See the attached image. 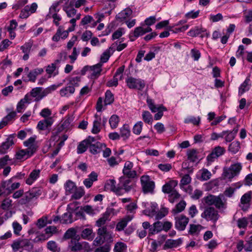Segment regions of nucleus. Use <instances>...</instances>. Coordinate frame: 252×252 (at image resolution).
Masks as SVG:
<instances>
[{
	"label": "nucleus",
	"instance_id": "1",
	"mask_svg": "<svg viewBox=\"0 0 252 252\" xmlns=\"http://www.w3.org/2000/svg\"><path fill=\"white\" fill-rule=\"evenodd\" d=\"M202 202L208 205H214L220 212H223L227 208V201L223 194L218 196L209 194L202 198Z\"/></svg>",
	"mask_w": 252,
	"mask_h": 252
},
{
	"label": "nucleus",
	"instance_id": "2",
	"mask_svg": "<svg viewBox=\"0 0 252 252\" xmlns=\"http://www.w3.org/2000/svg\"><path fill=\"white\" fill-rule=\"evenodd\" d=\"M97 236L94 241V245L99 246L104 242L111 243L113 241V232L108 231L106 226L99 228L97 231Z\"/></svg>",
	"mask_w": 252,
	"mask_h": 252
},
{
	"label": "nucleus",
	"instance_id": "3",
	"mask_svg": "<svg viewBox=\"0 0 252 252\" xmlns=\"http://www.w3.org/2000/svg\"><path fill=\"white\" fill-rule=\"evenodd\" d=\"M219 211L211 206L205 207L201 214V217L207 221H211L215 224L220 218Z\"/></svg>",
	"mask_w": 252,
	"mask_h": 252
},
{
	"label": "nucleus",
	"instance_id": "4",
	"mask_svg": "<svg viewBox=\"0 0 252 252\" xmlns=\"http://www.w3.org/2000/svg\"><path fill=\"white\" fill-rule=\"evenodd\" d=\"M42 192L41 188H33L28 191L26 192L22 197L19 200V203L21 205H26L34 199H37Z\"/></svg>",
	"mask_w": 252,
	"mask_h": 252
},
{
	"label": "nucleus",
	"instance_id": "5",
	"mask_svg": "<svg viewBox=\"0 0 252 252\" xmlns=\"http://www.w3.org/2000/svg\"><path fill=\"white\" fill-rule=\"evenodd\" d=\"M147 103L149 108L153 113L158 112L154 115L155 120H160L163 116V112L167 111L166 108L163 105H155L152 99L148 98L147 99Z\"/></svg>",
	"mask_w": 252,
	"mask_h": 252
},
{
	"label": "nucleus",
	"instance_id": "6",
	"mask_svg": "<svg viewBox=\"0 0 252 252\" xmlns=\"http://www.w3.org/2000/svg\"><path fill=\"white\" fill-rule=\"evenodd\" d=\"M126 83L129 89L139 91L143 90L146 85L144 80L132 76L127 77L126 79Z\"/></svg>",
	"mask_w": 252,
	"mask_h": 252
},
{
	"label": "nucleus",
	"instance_id": "7",
	"mask_svg": "<svg viewBox=\"0 0 252 252\" xmlns=\"http://www.w3.org/2000/svg\"><path fill=\"white\" fill-rule=\"evenodd\" d=\"M242 168V166L241 163L237 162L232 164L228 169L224 170L223 172L224 177L225 179L231 180L232 179L240 174Z\"/></svg>",
	"mask_w": 252,
	"mask_h": 252
},
{
	"label": "nucleus",
	"instance_id": "8",
	"mask_svg": "<svg viewBox=\"0 0 252 252\" xmlns=\"http://www.w3.org/2000/svg\"><path fill=\"white\" fill-rule=\"evenodd\" d=\"M143 191L144 193H153L155 189V183L152 181L150 176L143 175L140 178Z\"/></svg>",
	"mask_w": 252,
	"mask_h": 252
},
{
	"label": "nucleus",
	"instance_id": "9",
	"mask_svg": "<svg viewBox=\"0 0 252 252\" xmlns=\"http://www.w3.org/2000/svg\"><path fill=\"white\" fill-rule=\"evenodd\" d=\"M252 191L250 190L244 194L240 199V206L241 209L244 211H247L250 207V202L251 201Z\"/></svg>",
	"mask_w": 252,
	"mask_h": 252
},
{
	"label": "nucleus",
	"instance_id": "10",
	"mask_svg": "<svg viewBox=\"0 0 252 252\" xmlns=\"http://www.w3.org/2000/svg\"><path fill=\"white\" fill-rule=\"evenodd\" d=\"M225 152V149L221 147H215L212 152L207 157V160L209 163L214 161L218 157L222 155Z\"/></svg>",
	"mask_w": 252,
	"mask_h": 252
},
{
	"label": "nucleus",
	"instance_id": "11",
	"mask_svg": "<svg viewBox=\"0 0 252 252\" xmlns=\"http://www.w3.org/2000/svg\"><path fill=\"white\" fill-rule=\"evenodd\" d=\"M130 180L125 177H122L120 179L118 187L116 189V192L119 193L121 189H124L126 192H128L131 189V186L130 185Z\"/></svg>",
	"mask_w": 252,
	"mask_h": 252
},
{
	"label": "nucleus",
	"instance_id": "12",
	"mask_svg": "<svg viewBox=\"0 0 252 252\" xmlns=\"http://www.w3.org/2000/svg\"><path fill=\"white\" fill-rule=\"evenodd\" d=\"M189 219L184 215H181L175 218V227L180 231L185 229L189 223Z\"/></svg>",
	"mask_w": 252,
	"mask_h": 252
},
{
	"label": "nucleus",
	"instance_id": "13",
	"mask_svg": "<svg viewBox=\"0 0 252 252\" xmlns=\"http://www.w3.org/2000/svg\"><path fill=\"white\" fill-rule=\"evenodd\" d=\"M94 120L93 121V126L91 132L94 134L98 133L102 127L101 115L96 113L94 116Z\"/></svg>",
	"mask_w": 252,
	"mask_h": 252
},
{
	"label": "nucleus",
	"instance_id": "14",
	"mask_svg": "<svg viewBox=\"0 0 252 252\" xmlns=\"http://www.w3.org/2000/svg\"><path fill=\"white\" fill-rule=\"evenodd\" d=\"M15 179V177H12L9 180L2 183V187L11 192L14 190L19 188L20 184L18 182L12 183Z\"/></svg>",
	"mask_w": 252,
	"mask_h": 252
},
{
	"label": "nucleus",
	"instance_id": "15",
	"mask_svg": "<svg viewBox=\"0 0 252 252\" xmlns=\"http://www.w3.org/2000/svg\"><path fill=\"white\" fill-rule=\"evenodd\" d=\"M206 30L203 29L201 27L196 26L191 28L188 32V35L191 37H196L200 35V36L203 37L204 36L207 37L209 36V34L207 32L203 34Z\"/></svg>",
	"mask_w": 252,
	"mask_h": 252
},
{
	"label": "nucleus",
	"instance_id": "16",
	"mask_svg": "<svg viewBox=\"0 0 252 252\" xmlns=\"http://www.w3.org/2000/svg\"><path fill=\"white\" fill-rule=\"evenodd\" d=\"M178 185V181L176 180H170L162 186V191L164 193L169 194L175 191V188Z\"/></svg>",
	"mask_w": 252,
	"mask_h": 252
},
{
	"label": "nucleus",
	"instance_id": "17",
	"mask_svg": "<svg viewBox=\"0 0 252 252\" xmlns=\"http://www.w3.org/2000/svg\"><path fill=\"white\" fill-rule=\"evenodd\" d=\"M114 209L111 208L107 209L106 212L103 214L102 217H100L96 222V225L97 226L101 227L102 225L105 224L107 221L110 220L109 217L110 214L113 212Z\"/></svg>",
	"mask_w": 252,
	"mask_h": 252
},
{
	"label": "nucleus",
	"instance_id": "18",
	"mask_svg": "<svg viewBox=\"0 0 252 252\" xmlns=\"http://www.w3.org/2000/svg\"><path fill=\"white\" fill-rule=\"evenodd\" d=\"M32 100V98L30 97L29 94H26L24 97L21 99L17 105L16 110L18 113H21L22 110L26 108V104H29Z\"/></svg>",
	"mask_w": 252,
	"mask_h": 252
},
{
	"label": "nucleus",
	"instance_id": "19",
	"mask_svg": "<svg viewBox=\"0 0 252 252\" xmlns=\"http://www.w3.org/2000/svg\"><path fill=\"white\" fill-rule=\"evenodd\" d=\"M54 123L53 119L49 117L38 122L37 128L40 130H45L51 126Z\"/></svg>",
	"mask_w": 252,
	"mask_h": 252
},
{
	"label": "nucleus",
	"instance_id": "20",
	"mask_svg": "<svg viewBox=\"0 0 252 252\" xmlns=\"http://www.w3.org/2000/svg\"><path fill=\"white\" fill-rule=\"evenodd\" d=\"M80 238L79 235H77L75 236V238L71 239L69 246L72 251L76 252L82 249V245L81 243L79 242Z\"/></svg>",
	"mask_w": 252,
	"mask_h": 252
},
{
	"label": "nucleus",
	"instance_id": "21",
	"mask_svg": "<svg viewBox=\"0 0 252 252\" xmlns=\"http://www.w3.org/2000/svg\"><path fill=\"white\" fill-rule=\"evenodd\" d=\"M145 34L144 32V28L139 26L135 28L133 31H131L129 34V38L131 41H135L138 37Z\"/></svg>",
	"mask_w": 252,
	"mask_h": 252
},
{
	"label": "nucleus",
	"instance_id": "22",
	"mask_svg": "<svg viewBox=\"0 0 252 252\" xmlns=\"http://www.w3.org/2000/svg\"><path fill=\"white\" fill-rule=\"evenodd\" d=\"M13 144V137L10 135L0 146V154L6 153L7 150Z\"/></svg>",
	"mask_w": 252,
	"mask_h": 252
},
{
	"label": "nucleus",
	"instance_id": "23",
	"mask_svg": "<svg viewBox=\"0 0 252 252\" xmlns=\"http://www.w3.org/2000/svg\"><path fill=\"white\" fill-rule=\"evenodd\" d=\"M131 135V131L129 126L125 124L120 128V135L123 140H127Z\"/></svg>",
	"mask_w": 252,
	"mask_h": 252
},
{
	"label": "nucleus",
	"instance_id": "24",
	"mask_svg": "<svg viewBox=\"0 0 252 252\" xmlns=\"http://www.w3.org/2000/svg\"><path fill=\"white\" fill-rule=\"evenodd\" d=\"M35 139V136L31 137L24 142V146L28 147L27 149L31 152V153L33 154H34L36 151V146L34 144Z\"/></svg>",
	"mask_w": 252,
	"mask_h": 252
},
{
	"label": "nucleus",
	"instance_id": "25",
	"mask_svg": "<svg viewBox=\"0 0 252 252\" xmlns=\"http://www.w3.org/2000/svg\"><path fill=\"white\" fill-rule=\"evenodd\" d=\"M102 66L101 63H98L93 66H90L89 69L92 71L91 78H97L100 76L102 71Z\"/></svg>",
	"mask_w": 252,
	"mask_h": 252
},
{
	"label": "nucleus",
	"instance_id": "26",
	"mask_svg": "<svg viewBox=\"0 0 252 252\" xmlns=\"http://www.w3.org/2000/svg\"><path fill=\"white\" fill-rule=\"evenodd\" d=\"M75 91L73 86L68 85L61 89L60 91V94L62 97H68L72 95Z\"/></svg>",
	"mask_w": 252,
	"mask_h": 252
},
{
	"label": "nucleus",
	"instance_id": "27",
	"mask_svg": "<svg viewBox=\"0 0 252 252\" xmlns=\"http://www.w3.org/2000/svg\"><path fill=\"white\" fill-rule=\"evenodd\" d=\"M40 173V170L39 169L32 170L26 179V183L29 185H32L39 177Z\"/></svg>",
	"mask_w": 252,
	"mask_h": 252
},
{
	"label": "nucleus",
	"instance_id": "28",
	"mask_svg": "<svg viewBox=\"0 0 252 252\" xmlns=\"http://www.w3.org/2000/svg\"><path fill=\"white\" fill-rule=\"evenodd\" d=\"M132 13V10L130 8H126L124 10L117 15L116 17L120 21L122 22L124 20L129 18Z\"/></svg>",
	"mask_w": 252,
	"mask_h": 252
},
{
	"label": "nucleus",
	"instance_id": "29",
	"mask_svg": "<svg viewBox=\"0 0 252 252\" xmlns=\"http://www.w3.org/2000/svg\"><path fill=\"white\" fill-rule=\"evenodd\" d=\"M32 46V43L31 42H26L21 47V49L22 50L23 53L24 54V56H23V59L24 61H27L29 59V54Z\"/></svg>",
	"mask_w": 252,
	"mask_h": 252
},
{
	"label": "nucleus",
	"instance_id": "30",
	"mask_svg": "<svg viewBox=\"0 0 252 252\" xmlns=\"http://www.w3.org/2000/svg\"><path fill=\"white\" fill-rule=\"evenodd\" d=\"M77 188V187L75 183L70 180L66 181L64 184V188L66 195L70 194L74 192Z\"/></svg>",
	"mask_w": 252,
	"mask_h": 252
},
{
	"label": "nucleus",
	"instance_id": "31",
	"mask_svg": "<svg viewBox=\"0 0 252 252\" xmlns=\"http://www.w3.org/2000/svg\"><path fill=\"white\" fill-rule=\"evenodd\" d=\"M33 154L28 149L21 150L16 153L15 158L18 160H24L31 157Z\"/></svg>",
	"mask_w": 252,
	"mask_h": 252
},
{
	"label": "nucleus",
	"instance_id": "32",
	"mask_svg": "<svg viewBox=\"0 0 252 252\" xmlns=\"http://www.w3.org/2000/svg\"><path fill=\"white\" fill-rule=\"evenodd\" d=\"M89 151L92 154L95 155L100 152V150L105 147V144L97 142L95 143L89 145Z\"/></svg>",
	"mask_w": 252,
	"mask_h": 252
},
{
	"label": "nucleus",
	"instance_id": "33",
	"mask_svg": "<svg viewBox=\"0 0 252 252\" xmlns=\"http://www.w3.org/2000/svg\"><path fill=\"white\" fill-rule=\"evenodd\" d=\"M63 9L68 17H73L76 14L77 10L73 7L72 1H70L68 5H64Z\"/></svg>",
	"mask_w": 252,
	"mask_h": 252
},
{
	"label": "nucleus",
	"instance_id": "34",
	"mask_svg": "<svg viewBox=\"0 0 252 252\" xmlns=\"http://www.w3.org/2000/svg\"><path fill=\"white\" fill-rule=\"evenodd\" d=\"M58 63H56V61L48 65L46 69L47 73L49 75V77L51 76H55L59 74L58 69L57 68L56 65Z\"/></svg>",
	"mask_w": 252,
	"mask_h": 252
},
{
	"label": "nucleus",
	"instance_id": "35",
	"mask_svg": "<svg viewBox=\"0 0 252 252\" xmlns=\"http://www.w3.org/2000/svg\"><path fill=\"white\" fill-rule=\"evenodd\" d=\"M43 72V69L42 68H36L31 70L28 74V77L29 81L34 82L36 80V77L41 74Z\"/></svg>",
	"mask_w": 252,
	"mask_h": 252
},
{
	"label": "nucleus",
	"instance_id": "36",
	"mask_svg": "<svg viewBox=\"0 0 252 252\" xmlns=\"http://www.w3.org/2000/svg\"><path fill=\"white\" fill-rule=\"evenodd\" d=\"M163 230L162 222L158 221L152 225L150 230V236L157 233Z\"/></svg>",
	"mask_w": 252,
	"mask_h": 252
},
{
	"label": "nucleus",
	"instance_id": "37",
	"mask_svg": "<svg viewBox=\"0 0 252 252\" xmlns=\"http://www.w3.org/2000/svg\"><path fill=\"white\" fill-rule=\"evenodd\" d=\"M81 236L83 239L92 240L94 237L93 229L91 228H85L81 232Z\"/></svg>",
	"mask_w": 252,
	"mask_h": 252
},
{
	"label": "nucleus",
	"instance_id": "38",
	"mask_svg": "<svg viewBox=\"0 0 252 252\" xmlns=\"http://www.w3.org/2000/svg\"><path fill=\"white\" fill-rule=\"evenodd\" d=\"M73 212L67 211L64 213L62 216L61 223L63 224H67L72 223L74 219L72 218V214Z\"/></svg>",
	"mask_w": 252,
	"mask_h": 252
},
{
	"label": "nucleus",
	"instance_id": "39",
	"mask_svg": "<svg viewBox=\"0 0 252 252\" xmlns=\"http://www.w3.org/2000/svg\"><path fill=\"white\" fill-rule=\"evenodd\" d=\"M42 90V88L41 87H36L32 89L29 94L30 97L31 98L32 97L34 98L35 101L37 102L40 101L41 99H39V98L40 97V93Z\"/></svg>",
	"mask_w": 252,
	"mask_h": 252
},
{
	"label": "nucleus",
	"instance_id": "40",
	"mask_svg": "<svg viewBox=\"0 0 252 252\" xmlns=\"http://www.w3.org/2000/svg\"><path fill=\"white\" fill-rule=\"evenodd\" d=\"M85 190L84 188L82 187H77L73 192L71 195V198L75 200L80 199L84 194Z\"/></svg>",
	"mask_w": 252,
	"mask_h": 252
},
{
	"label": "nucleus",
	"instance_id": "41",
	"mask_svg": "<svg viewBox=\"0 0 252 252\" xmlns=\"http://www.w3.org/2000/svg\"><path fill=\"white\" fill-rule=\"evenodd\" d=\"M250 79L249 77H247L244 82L240 85L239 88V94H243L246 91H247L250 89Z\"/></svg>",
	"mask_w": 252,
	"mask_h": 252
},
{
	"label": "nucleus",
	"instance_id": "42",
	"mask_svg": "<svg viewBox=\"0 0 252 252\" xmlns=\"http://www.w3.org/2000/svg\"><path fill=\"white\" fill-rule=\"evenodd\" d=\"M186 206V202L184 200H182L176 205L174 209H172V212L174 215L178 214L184 211Z\"/></svg>",
	"mask_w": 252,
	"mask_h": 252
},
{
	"label": "nucleus",
	"instance_id": "43",
	"mask_svg": "<svg viewBox=\"0 0 252 252\" xmlns=\"http://www.w3.org/2000/svg\"><path fill=\"white\" fill-rule=\"evenodd\" d=\"M89 145L87 141L84 140L80 142L78 145L77 148V153L78 154H81L85 152L89 148Z\"/></svg>",
	"mask_w": 252,
	"mask_h": 252
},
{
	"label": "nucleus",
	"instance_id": "44",
	"mask_svg": "<svg viewBox=\"0 0 252 252\" xmlns=\"http://www.w3.org/2000/svg\"><path fill=\"white\" fill-rule=\"evenodd\" d=\"M182 241L180 240H167L165 243L164 247L166 248H176L180 246Z\"/></svg>",
	"mask_w": 252,
	"mask_h": 252
},
{
	"label": "nucleus",
	"instance_id": "45",
	"mask_svg": "<svg viewBox=\"0 0 252 252\" xmlns=\"http://www.w3.org/2000/svg\"><path fill=\"white\" fill-rule=\"evenodd\" d=\"M142 118L143 121L149 125H151L153 121V116L148 111H143L142 113Z\"/></svg>",
	"mask_w": 252,
	"mask_h": 252
},
{
	"label": "nucleus",
	"instance_id": "46",
	"mask_svg": "<svg viewBox=\"0 0 252 252\" xmlns=\"http://www.w3.org/2000/svg\"><path fill=\"white\" fill-rule=\"evenodd\" d=\"M188 159L191 162H195L197 158V151L196 149H189L187 151Z\"/></svg>",
	"mask_w": 252,
	"mask_h": 252
},
{
	"label": "nucleus",
	"instance_id": "47",
	"mask_svg": "<svg viewBox=\"0 0 252 252\" xmlns=\"http://www.w3.org/2000/svg\"><path fill=\"white\" fill-rule=\"evenodd\" d=\"M63 131H67V130L65 128H63L61 124H60L52 132V138L53 140H55L58 137H60L59 136L60 134Z\"/></svg>",
	"mask_w": 252,
	"mask_h": 252
},
{
	"label": "nucleus",
	"instance_id": "48",
	"mask_svg": "<svg viewBox=\"0 0 252 252\" xmlns=\"http://www.w3.org/2000/svg\"><path fill=\"white\" fill-rule=\"evenodd\" d=\"M120 122V118L116 115H113L109 119V123L112 129L116 128Z\"/></svg>",
	"mask_w": 252,
	"mask_h": 252
},
{
	"label": "nucleus",
	"instance_id": "49",
	"mask_svg": "<svg viewBox=\"0 0 252 252\" xmlns=\"http://www.w3.org/2000/svg\"><path fill=\"white\" fill-rule=\"evenodd\" d=\"M114 101V96L110 90H107L105 93L104 103L106 105H110Z\"/></svg>",
	"mask_w": 252,
	"mask_h": 252
},
{
	"label": "nucleus",
	"instance_id": "50",
	"mask_svg": "<svg viewBox=\"0 0 252 252\" xmlns=\"http://www.w3.org/2000/svg\"><path fill=\"white\" fill-rule=\"evenodd\" d=\"M180 197L181 194L177 190L169 193L168 195V201L171 203H174L175 202L177 201Z\"/></svg>",
	"mask_w": 252,
	"mask_h": 252
},
{
	"label": "nucleus",
	"instance_id": "51",
	"mask_svg": "<svg viewBox=\"0 0 252 252\" xmlns=\"http://www.w3.org/2000/svg\"><path fill=\"white\" fill-rule=\"evenodd\" d=\"M24 239H17L13 241L11 244V247L14 252H17L19 249L23 247Z\"/></svg>",
	"mask_w": 252,
	"mask_h": 252
},
{
	"label": "nucleus",
	"instance_id": "52",
	"mask_svg": "<svg viewBox=\"0 0 252 252\" xmlns=\"http://www.w3.org/2000/svg\"><path fill=\"white\" fill-rule=\"evenodd\" d=\"M225 132L224 136L226 142H230L232 141L235 137L237 134V131L224 130Z\"/></svg>",
	"mask_w": 252,
	"mask_h": 252
},
{
	"label": "nucleus",
	"instance_id": "53",
	"mask_svg": "<svg viewBox=\"0 0 252 252\" xmlns=\"http://www.w3.org/2000/svg\"><path fill=\"white\" fill-rule=\"evenodd\" d=\"M81 82V76H75L71 77L68 80V85L73 86L74 88L78 87L80 85V83Z\"/></svg>",
	"mask_w": 252,
	"mask_h": 252
},
{
	"label": "nucleus",
	"instance_id": "54",
	"mask_svg": "<svg viewBox=\"0 0 252 252\" xmlns=\"http://www.w3.org/2000/svg\"><path fill=\"white\" fill-rule=\"evenodd\" d=\"M47 249L52 252H60V248L58 247L57 243L54 241H50L47 244Z\"/></svg>",
	"mask_w": 252,
	"mask_h": 252
},
{
	"label": "nucleus",
	"instance_id": "55",
	"mask_svg": "<svg viewBox=\"0 0 252 252\" xmlns=\"http://www.w3.org/2000/svg\"><path fill=\"white\" fill-rule=\"evenodd\" d=\"M72 121V118L68 115L61 122L60 124L63 128H65L67 131L71 127V123Z\"/></svg>",
	"mask_w": 252,
	"mask_h": 252
},
{
	"label": "nucleus",
	"instance_id": "56",
	"mask_svg": "<svg viewBox=\"0 0 252 252\" xmlns=\"http://www.w3.org/2000/svg\"><path fill=\"white\" fill-rule=\"evenodd\" d=\"M127 246L126 244L122 242H117L114 246V252H125L126 251Z\"/></svg>",
	"mask_w": 252,
	"mask_h": 252
},
{
	"label": "nucleus",
	"instance_id": "57",
	"mask_svg": "<svg viewBox=\"0 0 252 252\" xmlns=\"http://www.w3.org/2000/svg\"><path fill=\"white\" fill-rule=\"evenodd\" d=\"M240 149V143L239 141H235L229 146L228 150L233 154L237 153Z\"/></svg>",
	"mask_w": 252,
	"mask_h": 252
},
{
	"label": "nucleus",
	"instance_id": "58",
	"mask_svg": "<svg viewBox=\"0 0 252 252\" xmlns=\"http://www.w3.org/2000/svg\"><path fill=\"white\" fill-rule=\"evenodd\" d=\"M200 117H195L194 116H189L185 119L184 123L185 124H192L194 125H198L200 123Z\"/></svg>",
	"mask_w": 252,
	"mask_h": 252
},
{
	"label": "nucleus",
	"instance_id": "59",
	"mask_svg": "<svg viewBox=\"0 0 252 252\" xmlns=\"http://www.w3.org/2000/svg\"><path fill=\"white\" fill-rule=\"evenodd\" d=\"M76 235V230L74 228H69L64 233L63 235L64 238L65 239H73L75 238Z\"/></svg>",
	"mask_w": 252,
	"mask_h": 252
},
{
	"label": "nucleus",
	"instance_id": "60",
	"mask_svg": "<svg viewBox=\"0 0 252 252\" xmlns=\"http://www.w3.org/2000/svg\"><path fill=\"white\" fill-rule=\"evenodd\" d=\"M191 181V178L189 174L184 175L180 183V187L181 189H183L185 186L189 185Z\"/></svg>",
	"mask_w": 252,
	"mask_h": 252
},
{
	"label": "nucleus",
	"instance_id": "61",
	"mask_svg": "<svg viewBox=\"0 0 252 252\" xmlns=\"http://www.w3.org/2000/svg\"><path fill=\"white\" fill-rule=\"evenodd\" d=\"M143 125V124L142 121L137 122L133 126V133L136 135H139L141 133Z\"/></svg>",
	"mask_w": 252,
	"mask_h": 252
},
{
	"label": "nucleus",
	"instance_id": "62",
	"mask_svg": "<svg viewBox=\"0 0 252 252\" xmlns=\"http://www.w3.org/2000/svg\"><path fill=\"white\" fill-rule=\"evenodd\" d=\"M237 184H239V185L236 188H233L232 187L227 188L224 191V194L229 197H231L233 194L234 192L236 190V189H239L242 186V184L240 182H238Z\"/></svg>",
	"mask_w": 252,
	"mask_h": 252
},
{
	"label": "nucleus",
	"instance_id": "63",
	"mask_svg": "<svg viewBox=\"0 0 252 252\" xmlns=\"http://www.w3.org/2000/svg\"><path fill=\"white\" fill-rule=\"evenodd\" d=\"M33 245L30 240L24 239L23 249L28 252H31L33 250Z\"/></svg>",
	"mask_w": 252,
	"mask_h": 252
},
{
	"label": "nucleus",
	"instance_id": "64",
	"mask_svg": "<svg viewBox=\"0 0 252 252\" xmlns=\"http://www.w3.org/2000/svg\"><path fill=\"white\" fill-rule=\"evenodd\" d=\"M249 218H242L237 220V226L239 228H245L248 224Z\"/></svg>",
	"mask_w": 252,
	"mask_h": 252
}]
</instances>
